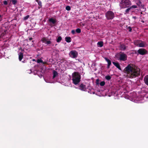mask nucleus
Returning <instances> with one entry per match:
<instances>
[{
    "label": "nucleus",
    "mask_w": 148,
    "mask_h": 148,
    "mask_svg": "<svg viewBox=\"0 0 148 148\" xmlns=\"http://www.w3.org/2000/svg\"><path fill=\"white\" fill-rule=\"evenodd\" d=\"M32 38H29V40H32Z\"/></svg>",
    "instance_id": "obj_36"
},
{
    "label": "nucleus",
    "mask_w": 148,
    "mask_h": 148,
    "mask_svg": "<svg viewBox=\"0 0 148 148\" xmlns=\"http://www.w3.org/2000/svg\"><path fill=\"white\" fill-rule=\"evenodd\" d=\"M37 62L38 63H43V61L41 59H38L37 60Z\"/></svg>",
    "instance_id": "obj_24"
},
{
    "label": "nucleus",
    "mask_w": 148,
    "mask_h": 148,
    "mask_svg": "<svg viewBox=\"0 0 148 148\" xmlns=\"http://www.w3.org/2000/svg\"><path fill=\"white\" fill-rule=\"evenodd\" d=\"M65 40L68 42H70L71 41V39L70 37L67 36L65 38Z\"/></svg>",
    "instance_id": "obj_14"
},
{
    "label": "nucleus",
    "mask_w": 148,
    "mask_h": 148,
    "mask_svg": "<svg viewBox=\"0 0 148 148\" xmlns=\"http://www.w3.org/2000/svg\"><path fill=\"white\" fill-rule=\"evenodd\" d=\"M76 31L77 33H80L81 31L80 29L77 28L76 29Z\"/></svg>",
    "instance_id": "obj_23"
},
{
    "label": "nucleus",
    "mask_w": 148,
    "mask_h": 148,
    "mask_svg": "<svg viewBox=\"0 0 148 148\" xmlns=\"http://www.w3.org/2000/svg\"><path fill=\"white\" fill-rule=\"evenodd\" d=\"M105 59L106 60L107 62L108 63V65L107 67L108 68H109L110 67V65L111 64V62L108 59V58H105Z\"/></svg>",
    "instance_id": "obj_11"
},
{
    "label": "nucleus",
    "mask_w": 148,
    "mask_h": 148,
    "mask_svg": "<svg viewBox=\"0 0 148 148\" xmlns=\"http://www.w3.org/2000/svg\"><path fill=\"white\" fill-rule=\"evenodd\" d=\"M129 28H130L129 31H131V30H132V29H131V28L130 27H129Z\"/></svg>",
    "instance_id": "obj_35"
},
{
    "label": "nucleus",
    "mask_w": 148,
    "mask_h": 148,
    "mask_svg": "<svg viewBox=\"0 0 148 148\" xmlns=\"http://www.w3.org/2000/svg\"><path fill=\"white\" fill-rule=\"evenodd\" d=\"M144 80L145 83L148 85V76H146L145 77Z\"/></svg>",
    "instance_id": "obj_16"
},
{
    "label": "nucleus",
    "mask_w": 148,
    "mask_h": 148,
    "mask_svg": "<svg viewBox=\"0 0 148 148\" xmlns=\"http://www.w3.org/2000/svg\"><path fill=\"white\" fill-rule=\"evenodd\" d=\"M69 55L70 57L73 58H75L77 57L78 53L76 51L73 50L69 52Z\"/></svg>",
    "instance_id": "obj_5"
},
{
    "label": "nucleus",
    "mask_w": 148,
    "mask_h": 148,
    "mask_svg": "<svg viewBox=\"0 0 148 148\" xmlns=\"http://www.w3.org/2000/svg\"><path fill=\"white\" fill-rule=\"evenodd\" d=\"M38 3L40 6H41V3L40 2H39Z\"/></svg>",
    "instance_id": "obj_32"
},
{
    "label": "nucleus",
    "mask_w": 148,
    "mask_h": 148,
    "mask_svg": "<svg viewBox=\"0 0 148 148\" xmlns=\"http://www.w3.org/2000/svg\"><path fill=\"white\" fill-rule=\"evenodd\" d=\"M105 84V82L104 81L101 82L100 83V85L101 86H103Z\"/></svg>",
    "instance_id": "obj_25"
},
{
    "label": "nucleus",
    "mask_w": 148,
    "mask_h": 148,
    "mask_svg": "<svg viewBox=\"0 0 148 148\" xmlns=\"http://www.w3.org/2000/svg\"><path fill=\"white\" fill-rule=\"evenodd\" d=\"M112 63L114 65L116 66L118 69L120 70H121L120 65L118 63L113 62Z\"/></svg>",
    "instance_id": "obj_13"
},
{
    "label": "nucleus",
    "mask_w": 148,
    "mask_h": 148,
    "mask_svg": "<svg viewBox=\"0 0 148 148\" xmlns=\"http://www.w3.org/2000/svg\"><path fill=\"white\" fill-rule=\"evenodd\" d=\"M125 72L128 78H133L137 77L140 74L139 68L133 65H129L124 69Z\"/></svg>",
    "instance_id": "obj_1"
},
{
    "label": "nucleus",
    "mask_w": 148,
    "mask_h": 148,
    "mask_svg": "<svg viewBox=\"0 0 148 148\" xmlns=\"http://www.w3.org/2000/svg\"><path fill=\"white\" fill-rule=\"evenodd\" d=\"M137 7L136 5H132V6L130 7V8H131V9L132 8H137Z\"/></svg>",
    "instance_id": "obj_27"
},
{
    "label": "nucleus",
    "mask_w": 148,
    "mask_h": 148,
    "mask_svg": "<svg viewBox=\"0 0 148 148\" xmlns=\"http://www.w3.org/2000/svg\"><path fill=\"white\" fill-rule=\"evenodd\" d=\"M97 45L99 47H101L103 46V42L101 41L97 43Z\"/></svg>",
    "instance_id": "obj_17"
},
{
    "label": "nucleus",
    "mask_w": 148,
    "mask_h": 148,
    "mask_svg": "<svg viewBox=\"0 0 148 148\" xmlns=\"http://www.w3.org/2000/svg\"><path fill=\"white\" fill-rule=\"evenodd\" d=\"M29 16L27 15L26 16L24 17V19H25V20H26L28 18H29Z\"/></svg>",
    "instance_id": "obj_29"
},
{
    "label": "nucleus",
    "mask_w": 148,
    "mask_h": 148,
    "mask_svg": "<svg viewBox=\"0 0 148 148\" xmlns=\"http://www.w3.org/2000/svg\"><path fill=\"white\" fill-rule=\"evenodd\" d=\"M66 9L67 10H71V8L69 6H67L66 7Z\"/></svg>",
    "instance_id": "obj_26"
},
{
    "label": "nucleus",
    "mask_w": 148,
    "mask_h": 148,
    "mask_svg": "<svg viewBox=\"0 0 148 148\" xmlns=\"http://www.w3.org/2000/svg\"><path fill=\"white\" fill-rule=\"evenodd\" d=\"M71 32L73 34L75 33V32L74 30H72L71 31Z\"/></svg>",
    "instance_id": "obj_31"
},
{
    "label": "nucleus",
    "mask_w": 148,
    "mask_h": 148,
    "mask_svg": "<svg viewBox=\"0 0 148 148\" xmlns=\"http://www.w3.org/2000/svg\"><path fill=\"white\" fill-rule=\"evenodd\" d=\"M42 41L44 43H45L47 44H49L51 43V41L50 40H48L47 39L45 38H43L41 39Z\"/></svg>",
    "instance_id": "obj_9"
},
{
    "label": "nucleus",
    "mask_w": 148,
    "mask_h": 148,
    "mask_svg": "<svg viewBox=\"0 0 148 148\" xmlns=\"http://www.w3.org/2000/svg\"><path fill=\"white\" fill-rule=\"evenodd\" d=\"M127 59V55L123 53H122L120 55L119 60H121L124 61L126 60Z\"/></svg>",
    "instance_id": "obj_7"
},
{
    "label": "nucleus",
    "mask_w": 148,
    "mask_h": 148,
    "mask_svg": "<svg viewBox=\"0 0 148 148\" xmlns=\"http://www.w3.org/2000/svg\"><path fill=\"white\" fill-rule=\"evenodd\" d=\"M134 43L137 46L140 47H144L147 46V45L145 42L141 41L138 40Z\"/></svg>",
    "instance_id": "obj_4"
},
{
    "label": "nucleus",
    "mask_w": 148,
    "mask_h": 148,
    "mask_svg": "<svg viewBox=\"0 0 148 148\" xmlns=\"http://www.w3.org/2000/svg\"><path fill=\"white\" fill-rule=\"evenodd\" d=\"M2 20V17L1 15H0V21H1Z\"/></svg>",
    "instance_id": "obj_34"
},
{
    "label": "nucleus",
    "mask_w": 148,
    "mask_h": 148,
    "mask_svg": "<svg viewBox=\"0 0 148 148\" xmlns=\"http://www.w3.org/2000/svg\"><path fill=\"white\" fill-rule=\"evenodd\" d=\"M99 81V79H97L96 80L97 84H98V82Z\"/></svg>",
    "instance_id": "obj_33"
},
{
    "label": "nucleus",
    "mask_w": 148,
    "mask_h": 148,
    "mask_svg": "<svg viewBox=\"0 0 148 148\" xmlns=\"http://www.w3.org/2000/svg\"><path fill=\"white\" fill-rule=\"evenodd\" d=\"M3 3L5 4V5H7V2L6 1H3Z\"/></svg>",
    "instance_id": "obj_30"
},
{
    "label": "nucleus",
    "mask_w": 148,
    "mask_h": 148,
    "mask_svg": "<svg viewBox=\"0 0 148 148\" xmlns=\"http://www.w3.org/2000/svg\"><path fill=\"white\" fill-rule=\"evenodd\" d=\"M138 52V53L141 55H144L147 53V51L144 49H139Z\"/></svg>",
    "instance_id": "obj_8"
},
{
    "label": "nucleus",
    "mask_w": 148,
    "mask_h": 148,
    "mask_svg": "<svg viewBox=\"0 0 148 148\" xmlns=\"http://www.w3.org/2000/svg\"><path fill=\"white\" fill-rule=\"evenodd\" d=\"M11 1H12V3L14 5L16 4L17 2L16 0H11Z\"/></svg>",
    "instance_id": "obj_21"
},
{
    "label": "nucleus",
    "mask_w": 148,
    "mask_h": 148,
    "mask_svg": "<svg viewBox=\"0 0 148 148\" xmlns=\"http://www.w3.org/2000/svg\"><path fill=\"white\" fill-rule=\"evenodd\" d=\"M131 9V8H127L125 10V14H127L129 12L130 10Z\"/></svg>",
    "instance_id": "obj_22"
},
{
    "label": "nucleus",
    "mask_w": 148,
    "mask_h": 148,
    "mask_svg": "<svg viewBox=\"0 0 148 148\" xmlns=\"http://www.w3.org/2000/svg\"><path fill=\"white\" fill-rule=\"evenodd\" d=\"M62 38L61 37V36H59L58 37L56 41L57 42H60L62 40Z\"/></svg>",
    "instance_id": "obj_20"
},
{
    "label": "nucleus",
    "mask_w": 148,
    "mask_h": 148,
    "mask_svg": "<svg viewBox=\"0 0 148 148\" xmlns=\"http://www.w3.org/2000/svg\"><path fill=\"white\" fill-rule=\"evenodd\" d=\"M121 48L122 50H124L125 49L126 47L124 45H121Z\"/></svg>",
    "instance_id": "obj_18"
},
{
    "label": "nucleus",
    "mask_w": 148,
    "mask_h": 148,
    "mask_svg": "<svg viewBox=\"0 0 148 148\" xmlns=\"http://www.w3.org/2000/svg\"><path fill=\"white\" fill-rule=\"evenodd\" d=\"M106 78L108 80H109L110 79L111 77L109 76H107L106 77Z\"/></svg>",
    "instance_id": "obj_28"
},
{
    "label": "nucleus",
    "mask_w": 148,
    "mask_h": 148,
    "mask_svg": "<svg viewBox=\"0 0 148 148\" xmlns=\"http://www.w3.org/2000/svg\"><path fill=\"white\" fill-rule=\"evenodd\" d=\"M58 75V73L56 71H54L53 72V78H54Z\"/></svg>",
    "instance_id": "obj_19"
},
{
    "label": "nucleus",
    "mask_w": 148,
    "mask_h": 148,
    "mask_svg": "<svg viewBox=\"0 0 148 148\" xmlns=\"http://www.w3.org/2000/svg\"><path fill=\"white\" fill-rule=\"evenodd\" d=\"M79 88L82 90L84 91L86 89V86L82 84L80 85L79 86Z\"/></svg>",
    "instance_id": "obj_10"
},
{
    "label": "nucleus",
    "mask_w": 148,
    "mask_h": 148,
    "mask_svg": "<svg viewBox=\"0 0 148 148\" xmlns=\"http://www.w3.org/2000/svg\"><path fill=\"white\" fill-rule=\"evenodd\" d=\"M23 53H20L19 54V59L20 61H21L23 58Z\"/></svg>",
    "instance_id": "obj_15"
},
{
    "label": "nucleus",
    "mask_w": 148,
    "mask_h": 148,
    "mask_svg": "<svg viewBox=\"0 0 148 148\" xmlns=\"http://www.w3.org/2000/svg\"><path fill=\"white\" fill-rule=\"evenodd\" d=\"M106 16L108 19H112L114 17V14L111 11H108L106 14Z\"/></svg>",
    "instance_id": "obj_6"
},
{
    "label": "nucleus",
    "mask_w": 148,
    "mask_h": 148,
    "mask_svg": "<svg viewBox=\"0 0 148 148\" xmlns=\"http://www.w3.org/2000/svg\"><path fill=\"white\" fill-rule=\"evenodd\" d=\"M49 22L53 24H55L56 22V19H54L53 18L49 19Z\"/></svg>",
    "instance_id": "obj_12"
},
{
    "label": "nucleus",
    "mask_w": 148,
    "mask_h": 148,
    "mask_svg": "<svg viewBox=\"0 0 148 148\" xmlns=\"http://www.w3.org/2000/svg\"><path fill=\"white\" fill-rule=\"evenodd\" d=\"M81 76L80 74L77 72H75L72 75V80L73 83L75 85L77 84L80 82Z\"/></svg>",
    "instance_id": "obj_2"
},
{
    "label": "nucleus",
    "mask_w": 148,
    "mask_h": 148,
    "mask_svg": "<svg viewBox=\"0 0 148 148\" xmlns=\"http://www.w3.org/2000/svg\"><path fill=\"white\" fill-rule=\"evenodd\" d=\"M131 5V2L129 0H121L120 3V6L121 8H127Z\"/></svg>",
    "instance_id": "obj_3"
}]
</instances>
